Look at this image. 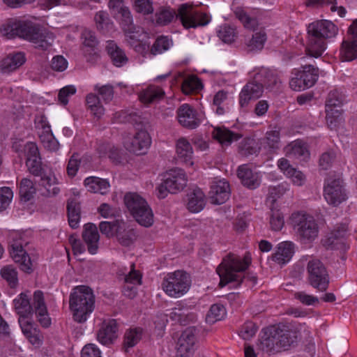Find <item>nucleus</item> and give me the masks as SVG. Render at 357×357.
Returning a JSON list of instances; mask_svg holds the SVG:
<instances>
[{"mask_svg": "<svg viewBox=\"0 0 357 357\" xmlns=\"http://www.w3.org/2000/svg\"><path fill=\"white\" fill-rule=\"evenodd\" d=\"M3 34L8 38L15 36L24 38L41 50H48L54 40L53 33L30 21H10L3 29Z\"/></svg>", "mask_w": 357, "mask_h": 357, "instance_id": "nucleus-1", "label": "nucleus"}, {"mask_svg": "<svg viewBox=\"0 0 357 357\" xmlns=\"http://www.w3.org/2000/svg\"><path fill=\"white\" fill-rule=\"evenodd\" d=\"M176 17L178 19L185 29L205 26L211 21L206 13L199 11L196 8L188 3L180 6L177 13L172 9H162L156 14V22L160 25H166Z\"/></svg>", "mask_w": 357, "mask_h": 357, "instance_id": "nucleus-2", "label": "nucleus"}, {"mask_svg": "<svg viewBox=\"0 0 357 357\" xmlns=\"http://www.w3.org/2000/svg\"><path fill=\"white\" fill-rule=\"evenodd\" d=\"M337 26L329 20H317L307 26L306 54L310 57H320L326 48V40L336 36Z\"/></svg>", "mask_w": 357, "mask_h": 357, "instance_id": "nucleus-3", "label": "nucleus"}, {"mask_svg": "<svg viewBox=\"0 0 357 357\" xmlns=\"http://www.w3.org/2000/svg\"><path fill=\"white\" fill-rule=\"evenodd\" d=\"M251 263V256L247 252L242 259L239 256L229 253L217 267L216 272L220 281L219 285L225 287L231 282H238V284L243 280H250L253 284L257 282V277L249 276L241 278V272L244 271Z\"/></svg>", "mask_w": 357, "mask_h": 357, "instance_id": "nucleus-4", "label": "nucleus"}, {"mask_svg": "<svg viewBox=\"0 0 357 357\" xmlns=\"http://www.w3.org/2000/svg\"><path fill=\"white\" fill-rule=\"evenodd\" d=\"M69 305L73 319L78 323L85 322L95 307L93 290L84 285L75 287L70 295Z\"/></svg>", "mask_w": 357, "mask_h": 357, "instance_id": "nucleus-5", "label": "nucleus"}, {"mask_svg": "<svg viewBox=\"0 0 357 357\" xmlns=\"http://www.w3.org/2000/svg\"><path fill=\"white\" fill-rule=\"evenodd\" d=\"M295 338L289 330L271 326L264 331L258 348L268 354H273L288 349L295 342Z\"/></svg>", "mask_w": 357, "mask_h": 357, "instance_id": "nucleus-6", "label": "nucleus"}, {"mask_svg": "<svg viewBox=\"0 0 357 357\" xmlns=\"http://www.w3.org/2000/svg\"><path fill=\"white\" fill-rule=\"evenodd\" d=\"M290 224L303 243H312L318 236V224L314 218L308 213L304 212L292 213L290 217Z\"/></svg>", "mask_w": 357, "mask_h": 357, "instance_id": "nucleus-7", "label": "nucleus"}, {"mask_svg": "<svg viewBox=\"0 0 357 357\" xmlns=\"http://www.w3.org/2000/svg\"><path fill=\"white\" fill-rule=\"evenodd\" d=\"M125 204L136 221L141 225L149 227L153 223V213L146 201L137 193L125 195Z\"/></svg>", "mask_w": 357, "mask_h": 357, "instance_id": "nucleus-8", "label": "nucleus"}, {"mask_svg": "<svg viewBox=\"0 0 357 357\" xmlns=\"http://www.w3.org/2000/svg\"><path fill=\"white\" fill-rule=\"evenodd\" d=\"M191 286V279L186 272L169 273L162 282L163 291L170 297L179 298L186 294Z\"/></svg>", "mask_w": 357, "mask_h": 357, "instance_id": "nucleus-9", "label": "nucleus"}, {"mask_svg": "<svg viewBox=\"0 0 357 357\" xmlns=\"http://www.w3.org/2000/svg\"><path fill=\"white\" fill-rule=\"evenodd\" d=\"M318 78V68L312 64L302 65L292 70L289 86L294 91H304L314 86Z\"/></svg>", "mask_w": 357, "mask_h": 357, "instance_id": "nucleus-10", "label": "nucleus"}, {"mask_svg": "<svg viewBox=\"0 0 357 357\" xmlns=\"http://www.w3.org/2000/svg\"><path fill=\"white\" fill-rule=\"evenodd\" d=\"M26 243L20 234L12 232L10 234L9 244L11 258L19 264L22 271L30 273L33 271L32 263L29 255L23 248L24 244Z\"/></svg>", "mask_w": 357, "mask_h": 357, "instance_id": "nucleus-11", "label": "nucleus"}, {"mask_svg": "<svg viewBox=\"0 0 357 357\" xmlns=\"http://www.w3.org/2000/svg\"><path fill=\"white\" fill-rule=\"evenodd\" d=\"M324 196L328 204L336 206L347 199L343 181L340 178L329 177L325 181Z\"/></svg>", "mask_w": 357, "mask_h": 357, "instance_id": "nucleus-12", "label": "nucleus"}, {"mask_svg": "<svg viewBox=\"0 0 357 357\" xmlns=\"http://www.w3.org/2000/svg\"><path fill=\"white\" fill-rule=\"evenodd\" d=\"M310 284L319 291H325L328 287V278L323 263L317 259H310L307 265Z\"/></svg>", "mask_w": 357, "mask_h": 357, "instance_id": "nucleus-13", "label": "nucleus"}, {"mask_svg": "<svg viewBox=\"0 0 357 357\" xmlns=\"http://www.w3.org/2000/svg\"><path fill=\"white\" fill-rule=\"evenodd\" d=\"M109 8L112 15L120 21L124 32L134 33L136 29L130 9L123 0H109Z\"/></svg>", "mask_w": 357, "mask_h": 357, "instance_id": "nucleus-14", "label": "nucleus"}, {"mask_svg": "<svg viewBox=\"0 0 357 357\" xmlns=\"http://www.w3.org/2000/svg\"><path fill=\"white\" fill-rule=\"evenodd\" d=\"M177 118L183 127L195 129L202 122L204 116L199 114L189 105L183 104L177 110Z\"/></svg>", "mask_w": 357, "mask_h": 357, "instance_id": "nucleus-15", "label": "nucleus"}, {"mask_svg": "<svg viewBox=\"0 0 357 357\" xmlns=\"http://www.w3.org/2000/svg\"><path fill=\"white\" fill-rule=\"evenodd\" d=\"M209 197L214 204H222L230 197L231 190L229 182L225 178H215L211 183Z\"/></svg>", "mask_w": 357, "mask_h": 357, "instance_id": "nucleus-16", "label": "nucleus"}, {"mask_svg": "<svg viewBox=\"0 0 357 357\" xmlns=\"http://www.w3.org/2000/svg\"><path fill=\"white\" fill-rule=\"evenodd\" d=\"M151 143L148 132L144 129H139L131 139L125 142V147L130 152L142 155L146 152Z\"/></svg>", "mask_w": 357, "mask_h": 357, "instance_id": "nucleus-17", "label": "nucleus"}, {"mask_svg": "<svg viewBox=\"0 0 357 357\" xmlns=\"http://www.w3.org/2000/svg\"><path fill=\"white\" fill-rule=\"evenodd\" d=\"M119 326L115 319L105 320L97 332V340L103 345L113 344L119 337Z\"/></svg>", "mask_w": 357, "mask_h": 357, "instance_id": "nucleus-18", "label": "nucleus"}, {"mask_svg": "<svg viewBox=\"0 0 357 357\" xmlns=\"http://www.w3.org/2000/svg\"><path fill=\"white\" fill-rule=\"evenodd\" d=\"M264 88L260 81L256 80V75L252 81L248 82L242 89L239 95V104L241 107H246L252 100L259 98Z\"/></svg>", "mask_w": 357, "mask_h": 357, "instance_id": "nucleus-19", "label": "nucleus"}, {"mask_svg": "<svg viewBox=\"0 0 357 357\" xmlns=\"http://www.w3.org/2000/svg\"><path fill=\"white\" fill-rule=\"evenodd\" d=\"M38 181V190L42 196L51 197L57 195L60 192L58 187V180L52 173H44L40 176Z\"/></svg>", "mask_w": 357, "mask_h": 357, "instance_id": "nucleus-20", "label": "nucleus"}, {"mask_svg": "<svg viewBox=\"0 0 357 357\" xmlns=\"http://www.w3.org/2000/svg\"><path fill=\"white\" fill-rule=\"evenodd\" d=\"M33 310H34L38 321L43 327H48L51 324L43 291L38 290L33 294Z\"/></svg>", "mask_w": 357, "mask_h": 357, "instance_id": "nucleus-21", "label": "nucleus"}, {"mask_svg": "<svg viewBox=\"0 0 357 357\" xmlns=\"http://www.w3.org/2000/svg\"><path fill=\"white\" fill-rule=\"evenodd\" d=\"M196 329L187 328L179 337L177 342V354L181 357L189 356L195 343Z\"/></svg>", "mask_w": 357, "mask_h": 357, "instance_id": "nucleus-22", "label": "nucleus"}, {"mask_svg": "<svg viewBox=\"0 0 357 357\" xmlns=\"http://www.w3.org/2000/svg\"><path fill=\"white\" fill-rule=\"evenodd\" d=\"M166 185L169 187V193H176L184 188L187 178L183 170L181 169H172L165 176Z\"/></svg>", "mask_w": 357, "mask_h": 357, "instance_id": "nucleus-23", "label": "nucleus"}, {"mask_svg": "<svg viewBox=\"0 0 357 357\" xmlns=\"http://www.w3.org/2000/svg\"><path fill=\"white\" fill-rule=\"evenodd\" d=\"M294 253V243L290 241H284L277 245L272 255V259L279 264H285L290 261Z\"/></svg>", "mask_w": 357, "mask_h": 357, "instance_id": "nucleus-24", "label": "nucleus"}, {"mask_svg": "<svg viewBox=\"0 0 357 357\" xmlns=\"http://www.w3.org/2000/svg\"><path fill=\"white\" fill-rule=\"evenodd\" d=\"M237 175L243 185L250 189H255L260 185L259 174L252 172L248 165L240 166L237 171Z\"/></svg>", "mask_w": 357, "mask_h": 357, "instance_id": "nucleus-25", "label": "nucleus"}, {"mask_svg": "<svg viewBox=\"0 0 357 357\" xmlns=\"http://www.w3.org/2000/svg\"><path fill=\"white\" fill-rule=\"evenodd\" d=\"M82 238L88 246L89 253L91 255L96 254L98 250L99 241V234L96 225L93 223L86 224L82 233Z\"/></svg>", "mask_w": 357, "mask_h": 357, "instance_id": "nucleus-26", "label": "nucleus"}, {"mask_svg": "<svg viewBox=\"0 0 357 357\" xmlns=\"http://www.w3.org/2000/svg\"><path fill=\"white\" fill-rule=\"evenodd\" d=\"M284 151L287 156L303 161L306 160L310 157L307 146L301 140L291 142L284 147Z\"/></svg>", "mask_w": 357, "mask_h": 357, "instance_id": "nucleus-27", "label": "nucleus"}, {"mask_svg": "<svg viewBox=\"0 0 357 357\" xmlns=\"http://www.w3.org/2000/svg\"><path fill=\"white\" fill-rule=\"evenodd\" d=\"M256 80L260 81L263 88L265 86L271 90L278 89L282 83L275 72L266 68H261L256 74Z\"/></svg>", "mask_w": 357, "mask_h": 357, "instance_id": "nucleus-28", "label": "nucleus"}, {"mask_svg": "<svg viewBox=\"0 0 357 357\" xmlns=\"http://www.w3.org/2000/svg\"><path fill=\"white\" fill-rule=\"evenodd\" d=\"M206 197L203 191L195 188L188 195L187 208L192 213L201 211L205 206Z\"/></svg>", "mask_w": 357, "mask_h": 357, "instance_id": "nucleus-29", "label": "nucleus"}, {"mask_svg": "<svg viewBox=\"0 0 357 357\" xmlns=\"http://www.w3.org/2000/svg\"><path fill=\"white\" fill-rule=\"evenodd\" d=\"M106 50L112 63L116 67H121L127 63L128 59L124 51L120 48L114 41L107 42Z\"/></svg>", "mask_w": 357, "mask_h": 357, "instance_id": "nucleus-30", "label": "nucleus"}, {"mask_svg": "<svg viewBox=\"0 0 357 357\" xmlns=\"http://www.w3.org/2000/svg\"><path fill=\"white\" fill-rule=\"evenodd\" d=\"M25 60L24 54L22 52L10 54L1 61L0 69L3 73L12 72L21 66Z\"/></svg>", "mask_w": 357, "mask_h": 357, "instance_id": "nucleus-31", "label": "nucleus"}, {"mask_svg": "<svg viewBox=\"0 0 357 357\" xmlns=\"http://www.w3.org/2000/svg\"><path fill=\"white\" fill-rule=\"evenodd\" d=\"M88 191L93 193L105 195L109 191L110 185L107 179L100 178L96 176H89L84 181Z\"/></svg>", "mask_w": 357, "mask_h": 357, "instance_id": "nucleus-32", "label": "nucleus"}, {"mask_svg": "<svg viewBox=\"0 0 357 357\" xmlns=\"http://www.w3.org/2000/svg\"><path fill=\"white\" fill-rule=\"evenodd\" d=\"M165 96V91L159 86L151 85L140 92L139 100L145 104L155 103L162 100Z\"/></svg>", "mask_w": 357, "mask_h": 357, "instance_id": "nucleus-33", "label": "nucleus"}, {"mask_svg": "<svg viewBox=\"0 0 357 357\" xmlns=\"http://www.w3.org/2000/svg\"><path fill=\"white\" fill-rule=\"evenodd\" d=\"M176 150L178 158L182 162L190 165L193 164L192 161L193 149L187 139L184 137L179 138L176 142Z\"/></svg>", "mask_w": 357, "mask_h": 357, "instance_id": "nucleus-34", "label": "nucleus"}, {"mask_svg": "<svg viewBox=\"0 0 357 357\" xmlns=\"http://www.w3.org/2000/svg\"><path fill=\"white\" fill-rule=\"evenodd\" d=\"M357 58V40L352 38L344 40L340 49L342 61H351Z\"/></svg>", "mask_w": 357, "mask_h": 357, "instance_id": "nucleus-35", "label": "nucleus"}, {"mask_svg": "<svg viewBox=\"0 0 357 357\" xmlns=\"http://www.w3.org/2000/svg\"><path fill=\"white\" fill-rule=\"evenodd\" d=\"M213 135L222 145L225 146H229L233 142L237 141L241 137V135L235 133L225 127L215 128Z\"/></svg>", "mask_w": 357, "mask_h": 357, "instance_id": "nucleus-36", "label": "nucleus"}, {"mask_svg": "<svg viewBox=\"0 0 357 357\" xmlns=\"http://www.w3.org/2000/svg\"><path fill=\"white\" fill-rule=\"evenodd\" d=\"M261 144L268 152L276 153L280 148V130H273L266 132L265 137L261 139Z\"/></svg>", "mask_w": 357, "mask_h": 357, "instance_id": "nucleus-37", "label": "nucleus"}, {"mask_svg": "<svg viewBox=\"0 0 357 357\" xmlns=\"http://www.w3.org/2000/svg\"><path fill=\"white\" fill-rule=\"evenodd\" d=\"M15 310L20 317H28L33 312V307L30 304L29 296L26 293H21L13 300Z\"/></svg>", "mask_w": 357, "mask_h": 357, "instance_id": "nucleus-38", "label": "nucleus"}, {"mask_svg": "<svg viewBox=\"0 0 357 357\" xmlns=\"http://www.w3.org/2000/svg\"><path fill=\"white\" fill-rule=\"evenodd\" d=\"M67 211L69 225L75 229L78 227L80 220V206L75 199H70L67 202Z\"/></svg>", "mask_w": 357, "mask_h": 357, "instance_id": "nucleus-39", "label": "nucleus"}, {"mask_svg": "<svg viewBox=\"0 0 357 357\" xmlns=\"http://www.w3.org/2000/svg\"><path fill=\"white\" fill-rule=\"evenodd\" d=\"M142 331L141 328H130L127 330L124 335L123 348L126 352L129 348L135 346L142 337Z\"/></svg>", "mask_w": 357, "mask_h": 357, "instance_id": "nucleus-40", "label": "nucleus"}, {"mask_svg": "<svg viewBox=\"0 0 357 357\" xmlns=\"http://www.w3.org/2000/svg\"><path fill=\"white\" fill-rule=\"evenodd\" d=\"M0 274L10 288L15 289L18 285V273L13 265H6L1 268Z\"/></svg>", "mask_w": 357, "mask_h": 357, "instance_id": "nucleus-41", "label": "nucleus"}, {"mask_svg": "<svg viewBox=\"0 0 357 357\" xmlns=\"http://www.w3.org/2000/svg\"><path fill=\"white\" fill-rule=\"evenodd\" d=\"M116 235L119 243L124 246L130 245L135 239L134 230L132 229H126V224L123 222H121Z\"/></svg>", "mask_w": 357, "mask_h": 357, "instance_id": "nucleus-42", "label": "nucleus"}, {"mask_svg": "<svg viewBox=\"0 0 357 357\" xmlns=\"http://www.w3.org/2000/svg\"><path fill=\"white\" fill-rule=\"evenodd\" d=\"M267 37L266 33L262 29L259 31H256L252 38L247 41L246 45L248 51L253 52L261 50L266 41Z\"/></svg>", "mask_w": 357, "mask_h": 357, "instance_id": "nucleus-43", "label": "nucleus"}, {"mask_svg": "<svg viewBox=\"0 0 357 357\" xmlns=\"http://www.w3.org/2000/svg\"><path fill=\"white\" fill-rule=\"evenodd\" d=\"M44 131L40 135V139L44 147L51 151H56L59 144L50 130V126H44Z\"/></svg>", "mask_w": 357, "mask_h": 357, "instance_id": "nucleus-44", "label": "nucleus"}, {"mask_svg": "<svg viewBox=\"0 0 357 357\" xmlns=\"http://www.w3.org/2000/svg\"><path fill=\"white\" fill-rule=\"evenodd\" d=\"M259 149L257 143L252 138H245L238 145V153L245 157L256 154L259 151Z\"/></svg>", "mask_w": 357, "mask_h": 357, "instance_id": "nucleus-45", "label": "nucleus"}, {"mask_svg": "<svg viewBox=\"0 0 357 357\" xmlns=\"http://www.w3.org/2000/svg\"><path fill=\"white\" fill-rule=\"evenodd\" d=\"M228 99V93L224 90L218 91L213 96V109L218 115H223L227 109L225 102Z\"/></svg>", "mask_w": 357, "mask_h": 357, "instance_id": "nucleus-46", "label": "nucleus"}, {"mask_svg": "<svg viewBox=\"0 0 357 357\" xmlns=\"http://www.w3.org/2000/svg\"><path fill=\"white\" fill-rule=\"evenodd\" d=\"M86 102L94 116L99 119L103 115L105 109L101 105L98 96L89 93L86 98Z\"/></svg>", "mask_w": 357, "mask_h": 357, "instance_id": "nucleus-47", "label": "nucleus"}, {"mask_svg": "<svg viewBox=\"0 0 357 357\" xmlns=\"http://www.w3.org/2000/svg\"><path fill=\"white\" fill-rule=\"evenodd\" d=\"M226 315V310L223 305L220 304H213L210 307L206 317V321L210 324L220 321Z\"/></svg>", "mask_w": 357, "mask_h": 357, "instance_id": "nucleus-48", "label": "nucleus"}, {"mask_svg": "<svg viewBox=\"0 0 357 357\" xmlns=\"http://www.w3.org/2000/svg\"><path fill=\"white\" fill-rule=\"evenodd\" d=\"M36 192V188L32 181L26 178L22 179L20 184V195L22 199L25 202L29 201Z\"/></svg>", "mask_w": 357, "mask_h": 357, "instance_id": "nucleus-49", "label": "nucleus"}, {"mask_svg": "<svg viewBox=\"0 0 357 357\" xmlns=\"http://www.w3.org/2000/svg\"><path fill=\"white\" fill-rule=\"evenodd\" d=\"M203 88L200 79L195 75L185 78L182 84V91L185 94H190Z\"/></svg>", "mask_w": 357, "mask_h": 357, "instance_id": "nucleus-50", "label": "nucleus"}, {"mask_svg": "<svg viewBox=\"0 0 357 357\" xmlns=\"http://www.w3.org/2000/svg\"><path fill=\"white\" fill-rule=\"evenodd\" d=\"M234 14L246 29H255L258 24L257 19L250 17L243 8L241 7H238L235 9Z\"/></svg>", "mask_w": 357, "mask_h": 357, "instance_id": "nucleus-51", "label": "nucleus"}, {"mask_svg": "<svg viewBox=\"0 0 357 357\" xmlns=\"http://www.w3.org/2000/svg\"><path fill=\"white\" fill-rule=\"evenodd\" d=\"M342 112L340 109L326 107V123L331 130L336 128L341 122Z\"/></svg>", "mask_w": 357, "mask_h": 357, "instance_id": "nucleus-52", "label": "nucleus"}, {"mask_svg": "<svg viewBox=\"0 0 357 357\" xmlns=\"http://www.w3.org/2000/svg\"><path fill=\"white\" fill-rule=\"evenodd\" d=\"M344 101V95L337 90H333L328 93L326 107L338 109L343 105Z\"/></svg>", "mask_w": 357, "mask_h": 357, "instance_id": "nucleus-53", "label": "nucleus"}, {"mask_svg": "<svg viewBox=\"0 0 357 357\" xmlns=\"http://www.w3.org/2000/svg\"><path fill=\"white\" fill-rule=\"evenodd\" d=\"M94 20L97 29L103 33L108 31L112 26V23L110 22L108 14L104 11L98 12L94 17Z\"/></svg>", "mask_w": 357, "mask_h": 357, "instance_id": "nucleus-54", "label": "nucleus"}, {"mask_svg": "<svg viewBox=\"0 0 357 357\" xmlns=\"http://www.w3.org/2000/svg\"><path fill=\"white\" fill-rule=\"evenodd\" d=\"M218 36L225 43H231L236 38V29L229 25H223L218 31Z\"/></svg>", "mask_w": 357, "mask_h": 357, "instance_id": "nucleus-55", "label": "nucleus"}, {"mask_svg": "<svg viewBox=\"0 0 357 357\" xmlns=\"http://www.w3.org/2000/svg\"><path fill=\"white\" fill-rule=\"evenodd\" d=\"M172 42L166 36H160L154 42L151 49L152 54H161L167 50L172 45Z\"/></svg>", "mask_w": 357, "mask_h": 357, "instance_id": "nucleus-56", "label": "nucleus"}, {"mask_svg": "<svg viewBox=\"0 0 357 357\" xmlns=\"http://www.w3.org/2000/svg\"><path fill=\"white\" fill-rule=\"evenodd\" d=\"M269 222L272 230H281L284 224L282 213L279 210L271 208Z\"/></svg>", "mask_w": 357, "mask_h": 357, "instance_id": "nucleus-57", "label": "nucleus"}, {"mask_svg": "<svg viewBox=\"0 0 357 357\" xmlns=\"http://www.w3.org/2000/svg\"><path fill=\"white\" fill-rule=\"evenodd\" d=\"M26 165L29 172L35 176H40L45 173L44 169L42 167L40 157L33 159H26Z\"/></svg>", "mask_w": 357, "mask_h": 357, "instance_id": "nucleus-58", "label": "nucleus"}, {"mask_svg": "<svg viewBox=\"0 0 357 357\" xmlns=\"http://www.w3.org/2000/svg\"><path fill=\"white\" fill-rule=\"evenodd\" d=\"M323 245L326 249H344L345 248V242L339 240L337 233H331L323 240Z\"/></svg>", "mask_w": 357, "mask_h": 357, "instance_id": "nucleus-59", "label": "nucleus"}, {"mask_svg": "<svg viewBox=\"0 0 357 357\" xmlns=\"http://www.w3.org/2000/svg\"><path fill=\"white\" fill-rule=\"evenodd\" d=\"M136 12L144 15L152 13L153 8L151 0H132Z\"/></svg>", "mask_w": 357, "mask_h": 357, "instance_id": "nucleus-60", "label": "nucleus"}, {"mask_svg": "<svg viewBox=\"0 0 357 357\" xmlns=\"http://www.w3.org/2000/svg\"><path fill=\"white\" fill-rule=\"evenodd\" d=\"M13 197L12 190L8 187L0 188V211L5 210L10 204Z\"/></svg>", "mask_w": 357, "mask_h": 357, "instance_id": "nucleus-61", "label": "nucleus"}, {"mask_svg": "<svg viewBox=\"0 0 357 357\" xmlns=\"http://www.w3.org/2000/svg\"><path fill=\"white\" fill-rule=\"evenodd\" d=\"M123 121L130 123L135 126H137V129H144L143 121L142 116L135 112L130 113L122 112Z\"/></svg>", "mask_w": 357, "mask_h": 357, "instance_id": "nucleus-62", "label": "nucleus"}, {"mask_svg": "<svg viewBox=\"0 0 357 357\" xmlns=\"http://www.w3.org/2000/svg\"><path fill=\"white\" fill-rule=\"evenodd\" d=\"M121 222H101L99 225V228L102 234H105L107 236H113L116 234Z\"/></svg>", "mask_w": 357, "mask_h": 357, "instance_id": "nucleus-63", "label": "nucleus"}, {"mask_svg": "<svg viewBox=\"0 0 357 357\" xmlns=\"http://www.w3.org/2000/svg\"><path fill=\"white\" fill-rule=\"evenodd\" d=\"M81 357H102L101 351L95 344H87L82 349Z\"/></svg>", "mask_w": 357, "mask_h": 357, "instance_id": "nucleus-64", "label": "nucleus"}]
</instances>
